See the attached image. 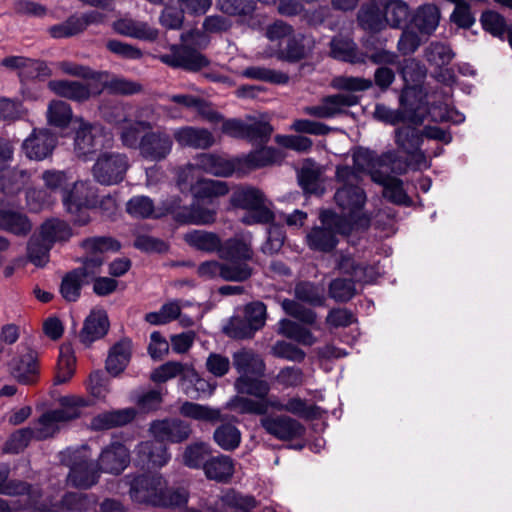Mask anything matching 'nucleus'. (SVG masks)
<instances>
[{"label": "nucleus", "mask_w": 512, "mask_h": 512, "mask_svg": "<svg viewBox=\"0 0 512 512\" xmlns=\"http://www.w3.org/2000/svg\"><path fill=\"white\" fill-rule=\"evenodd\" d=\"M103 87L115 95L131 96L142 92L143 86L133 80L113 75L110 79L103 82Z\"/></svg>", "instance_id": "63"}, {"label": "nucleus", "mask_w": 512, "mask_h": 512, "mask_svg": "<svg viewBox=\"0 0 512 512\" xmlns=\"http://www.w3.org/2000/svg\"><path fill=\"white\" fill-rule=\"evenodd\" d=\"M315 48L312 36L303 33H293L280 45L277 58L288 63H298L309 58Z\"/></svg>", "instance_id": "16"}, {"label": "nucleus", "mask_w": 512, "mask_h": 512, "mask_svg": "<svg viewBox=\"0 0 512 512\" xmlns=\"http://www.w3.org/2000/svg\"><path fill=\"white\" fill-rule=\"evenodd\" d=\"M423 140V130H419L416 125H404L395 130L396 145L408 155L424 159L425 155L421 151Z\"/></svg>", "instance_id": "30"}, {"label": "nucleus", "mask_w": 512, "mask_h": 512, "mask_svg": "<svg viewBox=\"0 0 512 512\" xmlns=\"http://www.w3.org/2000/svg\"><path fill=\"white\" fill-rule=\"evenodd\" d=\"M174 145V137L166 130H152L142 135L139 156L148 162H161L168 158Z\"/></svg>", "instance_id": "8"}, {"label": "nucleus", "mask_w": 512, "mask_h": 512, "mask_svg": "<svg viewBox=\"0 0 512 512\" xmlns=\"http://www.w3.org/2000/svg\"><path fill=\"white\" fill-rule=\"evenodd\" d=\"M330 118L345 114L347 108L359 102V98L352 93H337L323 97Z\"/></svg>", "instance_id": "58"}, {"label": "nucleus", "mask_w": 512, "mask_h": 512, "mask_svg": "<svg viewBox=\"0 0 512 512\" xmlns=\"http://www.w3.org/2000/svg\"><path fill=\"white\" fill-rule=\"evenodd\" d=\"M22 349L9 363L10 373L22 385H34L40 377L38 353L29 346Z\"/></svg>", "instance_id": "13"}, {"label": "nucleus", "mask_w": 512, "mask_h": 512, "mask_svg": "<svg viewBox=\"0 0 512 512\" xmlns=\"http://www.w3.org/2000/svg\"><path fill=\"white\" fill-rule=\"evenodd\" d=\"M216 8L230 17H237L242 21L253 19L257 8L256 0H216Z\"/></svg>", "instance_id": "44"}, {"label": "nucleus", "mask_w": 512, "mask_h": 512, "mask_svg": "<svg viewBox=\"0 0 512 512\" xmlns=\"http://www.w3.org/2000/svg\"><path fill=\"white\" fill-rule=\"evenodd\" d=\"M218 255L226 261L247 263L253 259L254 251L251 241L243 237H233L221 242Z\"/></svg>", "instance_id": "33"}, {"label": "nucleus", "mask_w": 512, "mask_h": 512, "mask_svg": "<svg viewBox=\"0 0 512 512\" xmlns=\"http://www.w3.org/2000/svg\"><path fill=\"white\" fill-rule=\"evenodd\" d=\"M454 55L450 46L440 42H431L424 50L426 61L438 68L448 65Z\"/></svg>", "instance_id": "62"}, {"label": "nucleus", "mask_w": 512, "mask_h": 512, "mask_svg": "<svg viewBox=\"0 0 512 512\" xmlns=\"http://www.w3.org/2000/svg\"><path fill=\"white\" fill-rule=\"evenodd\" d=\"M330 56L336 60L352 64L366 62V53L359 50L357 44L350 38L342 35L334 36L330 43Z\"/></svg>", "instance_id": "28"}, {"label": "nucleus", "mask_w": 512, "mask_h": 512, "mask_svg": "<svg viewBox=\"0 0 512 512\" xmlns=\"http://www.w3.org/2000/svg\"><path fill=\"white\" fill-rule=\"evenodd\" d=\"M241 75L245 78L277 85H285L290 80L287 73L261 66H249L241 72Z\"/></svg>", "instance_id": "52"}, {"label": "nucleus", "mask_w": 512, "mask_h": 512, "mask_svg": "<svg viewBox=\"0 0 512 512\" xmlns=\"http://www.w3.org/2000/svg\"><path fill=\"white\" fill-rule=\"evenodd\" d=\"M265 202L264 194L257 188H241L233 192L230 203L235 208L250 210Z\"/></svg>", "instance_id": "53"}, {"label": "nucleus", "mask_w": 512, "mask_h": 512, "mask_svg": "<svg viewBox=\"0 0 512 512\" xmlns=\"http://www.w3.org/2000/svg\"><path fill=\"white\" fill-rule=\"evenodd\" d=\"M190 191L193 195V202L202 207L212 205L214 199L224 196L229 192L226 182L212 179H199L191 185Z\"/></svg>", "instance_id": "24"}, {"label": "nucleus", "mask_w": 512, "mask_h": 512, "mask_svg": "<svg viewBox=\"0 0 512 512\" xmlns=\"http://www.w3.org/2000/svg\"><path fill=\"white\" fill-rule=\"evenodd\" d=\"M132 343L129 339H122L115 343L106 359L105 368L113 376L122 373L130 362Z\"/></svg>", "instance_id": "40"}, {"label": "nucleus", "mask_w": 512, "mask_h": 512, "mask_svg": "<svg viewBox=\"0 0 512 512\" xmlns=\"http://www.w3.org/2000/svg\"><path fill=\"white\" fill-rule=\"evenodd\" d=\"M110 322L104 310H92L85 318L78 338L79 342L89 348L95 341L105 337L109 331Z\"/></svg>", "instance_id": "21"}, {"label": "nucleus", "mask_w": 512, "mask_h": 512, "mask_svg": "<svg viewBox=\"0 0 512 512\" xmlns=\"http://www.w3.org/2000/svg\"><path fill=\"white\" fill-rule=\"evenodd\" d=\"M80 246L88 253L102 255L105 252H118L121 243L110 236L88 237L81 241Z\"/></svg>", "instance_id": "55"}, {"label": "nucleus", "mask_w": 512, "mask_h": 512, "mask_svg": "<svg viewBox=\"0 0 512 512\" xmlns=\"http://www.w3.org/2000/svg\"><path fill=\"white\" fill-rule=\"evenodd\" d=\"M321 226H316L307 234V244L313 251L329 253L339 240L337 235L348 236L353 230L352 223L344 215L331 210H324L319 216Z\"/></svg>", "instance_id": "2"}, {"label": "nucleus", "mask_w": 512, "mask_h": 512, "mask_svg": "<svg viewBox=\"0 0 512 512\" xmlns=\"http://www.w3.org/2000/svg\"><path fill=\"white\" fill-rule=\"evenodd\" d=\"M48 88L59 97L83 103L90 99L91 91L87 83L75 80L57 79L48 82Z\"/></svg>", "instance_id": "29"}, {"label": "nucleus", "mask_w": 512, "mask_h": 512, "mask_svg": "<svg viewBox=\"0 0 512 512\" xmlns=\"http://www.w3.org/2000/svg\"><path fill=\"white\" fill-rule=\"evenodd\" d=\"M283 411L305 420H315L321 417V408L315 404L308 405L299 397H292L284 404Z\"/></svg>", "instance_id": "60"}, {"label": "nucleus", "mask_w": 512, "mask_h": 512, "mask_svg": "<svg viewBox=\"0 0 512 512\" xmlns=\"http://www.w3.org/2000/svg\"><path fill=\"white\" fill-rule=\"evenodd\" d=\"M440 20V11L434 4H424L411 13L410 27L415 28L420 34L430 36L437 28Z\"/></svg>", "instance_id": "34"}, {"label": "nucleus", "mask_w": 512, "mask_h": 512, "mask_svg": "<svg viewBox=\"0 0 512 512\" xmlns=\"http://www.w3.org/2000/svg\"><path fill=\"white\" fill-rule=\"evenodd\" d=\"M3 205L4 201L0 200V230L20 237L27 236L32 230L29 218L25 214L5 208Z\"/></svg>", "instance_id": "32"}, {"label": "nucleus", "mask_w": 512, "mask_h": 512, "mask_svg": "<svg viewBox=\"0 0 512 512\" xmlns=\"http://www.w3.org/2000/svg\"><path fill=\"white\" fill-rule=\"evenodd\" d=\"M223 332L232 339L243 340L254 337L257 331L246 321L243 314H236L230 318Z\"/></svg>", "instance_id": "64"}, {"label": "nucleus", "mask_w": 512, "mask_h": 512, "mask_svg": "<svg viewBox=\"0 0 512 512\" xmlns=\"http://www.w3.org/2000/svg\"><path fill=\"white\" fill-rule=\"evenodd\" d=\"M263 376H238L234 381V389L237 396H251L254 400H261L268 396L271 385Z\"/></svg>", "instance_id": "39"}, {"label": "nucleus", "mask_w": 512, "mask_h": 512, "mask_svg": "<svg viewBox=\"0 0 512 512\" xmlns=\"http://www.w3.org/2000/svg\"><path fill=\"white\" fill-rule=\"evenodd\" d=\"M135 463L142 469H157L165 466L171 455L164 443L155 441H143L136 446Z\"/></svg>", "instance_id": "17"}, {"label": "nucleus", "mask_w": 512, "mask_h": 512, "mask_svg": "<svg viewBox=\"0 0 512 512\" xmlns=\"http://www.w3.org/2000/svg\"><path fill=\"white\" fill-rule=\"evenodd\" d=\"M294 295L298 301L314 307L323 306L326 300L324 289L309 281L297 283L294 288Z\"/></svg>", "instance_id": "51"}, {"label": "nucleus", "mask_w": 512, "mask_h": 512, "mask_svg": "<svg viewBox=\"0 0 512 512\" xmlns=\"http://www.w3.org/2000/svg\"><path fill=\"white\" fill-rule=\"evenodd\" d=\"M399 108L406 122L420 126L428 114L426 94L420 85L405 86L399 97Z\"/></svg>", "instance_id": "10"}, {"label": "nucleus", "mask_w": 512, "mask_h": 512, "mask_svg": "<svg viewBox=\"0 0 512 512\" xmlns=\"http://www.w3.org/2000/svg\"><path fill=\"white\" fill-rule=\"evenodd\" d=\"M100 130L91 124L83 123L76 130L74 149L79 157L94 153L100 145Z\"/></svg>", "instance_id": "38"}, {"label": "nucleus", "mask_w": 512, "mask_h": 512, "mask_svg": "<svg viewBox=\"0 0 512 512\" xmlns=\"http://www.w3.org/2000/svg\"><path fill=\"white\" fill-rule=\"evenodd\" d=\"M358 281L350 278H335L329 283V297L339 303H346L356 295L355 284Z\"/></svg>", "instance_id": "57"}, {"label": "nucleus", "mask_w": 512, "mask_h": 512, "mask_svg": "<svg viewBox=\"0 0 512 512\" xmlns=\"http://www.w3.org/2000/svg\"><path fill=\"white\" fill-rule=\"evenodd\" d=\"M357 23L360 28L371 33H378L386 29L380 0H368L362 4L357 13Z\"/></svg>", "instance_id": "27"}, {"label": "nucleus", "mask_w": 512, "mask_h": 512, "mask_svg": "<svg viewBox=\"0 0 512 512\" xmlns=\"http://www.w3.org/2000/svg\"><path fill=\"white\" fill-rule=\"evenodd\" d=\"M213 438L223 450L233 451L240 445L241 433L235 425L225 423L216 428Z\"/></svg>", "instance_id": "59"}, {"label": "nucleus", "mask_w": 512, "mask_h": 512, "mask_svg": "<svg viewBox=\"0 0 512 512\" xmlns=\"http://www.w3.org/2000/svg\"><path fill=\"white\" fill-rule=\"evenodd\" d=\"M260 426L267 434L280 441L300 439L306 434V427L297 419L286 414L262 417Z\"/></svg>", "instance_id": "12"}, {"label": "nucleus", "mask_w": 512, "mask_h": 512, "mask_svg": "<svg viewBox=\"0 0 512 512\" xmlns=\"http://www.w3.org/2000/svg\"><path fill=\"white\" fill-rule=\"evenodd\" d=\"M58 137L47 128H34L21 144V152L30 161H44L52 157Z\"/></svg>", "instance_id": "7"}, {"label": "nucleus", "mask_w": 512, "mask_h": 512, "mask_svg": "<svg viewBox=\"0 0 512 512\" xmlns=\"http://www.w3.org/2000/svg\"><path fill=\"white\" fill-rule=\"evenodd\" d=\"M198 170L218 176L229 177L239 172V161L237 158L229 160L213 153H200L194 157V164Z\"/></svg>", "instance_id": "20"}, {"label": "nucleus", "mask_w": 512, "mask_h": 512, "mask_svg": "<svg viewBox=\"0 0 512 512\" xmlns=\"http://www.w3.org/2000/svg\"><path fill=\"white\" fill-rule=\"evenodd\" d=\"M204 472L210 480L227 483L234 473L233 460L228 455L210 457L204 464Z\"/></svg>", "instance_id": "42"}, {"label": "nucleus", "mask_w": 512, "mask_h": 512, "mask_svg": "<svg viewBox=\"0 0 512 512\" xmlns=\"http://www.w3.org/2000/svg\"><path fill=\"white\" fill-rule=\"evenodd\" d=\"M150 431L155 439L161 443H181L191 434L190 424L179 418H166L155 420L150 425Z\"/></svg>", "instance_id": "18"}, {"label": "nucleus", "mask_w": 512, "mask_h": 512, "mask_svg": "<svg viewBox=\"0 0 512 512\" xmlns=\"http://www.w3.org/2000/svg\"><path fill=\"white\" fill-rule=\"evenodd\" d=\"M69 421V416H64L62 411L49 410L43 413L37 420L33 432L35 440L42 441L53 437L59 431V423Z\"/></svg>", "instance_id": "41"}, {"label": "nucleus", "mask_w": 512, "mask_h": 512, "mask_svg": "<svg viewBox=\"0 0 512 512\" xmlns=\"http://www.w3.org/2000/svg\"><path fill=\"white\" fill-rule=\"evenodd\" d=\"M129 462L128 449L122 443L115 442L102 450L97 464L101 471L118 475L127 467Z\"/></svg>", "instance_id": "22"}, {"label": "nucleus", "mask_w": 512, "mask_h": 512, "mask_svg": "<svg viewBox=\"0 0 512 512\" xmlns=\"http://www.w3.org/2000/svg\"><path fill=\"white\" fill-rule=\"evenodd\" d=\"M232 365L239 376H264L266 365L254 350L241 348L232 354Z\"/></svg>", "instance_id": "23"}, {"label": "nucleus", "mask_w": 512, "mask_h": 512, "mask_svg": "<svg viewBox=\"0 0 512 512\" xmlns=\"http://www.w3.org/2000/svg\"><path fill=\"white\" fill-rule=\"evenodd\" d=\"M280 327L282 333L287 338H290L302 345L312 346L316 342V338L312 332L295 321L282 319L280 321Z\"/></svg>", "instance_id": "61"}, {"label": "nucleus", "mask_w": 512, "mask_h": 512, "mask_svg": "<svg viewBox=\"0 0 512 512\" xmlns=\"http://www.w3.org/2000/svg\"><path fill=\"white\" fill-rule=\"evenodd\" d=\"M98 498L94 493L67 492L62 497V506L70 512L95 510Z\"/></svg>", "instance_id": "49"}, {"label": "nucleus", "mask_w": 512, "mask_h": 512, "mask_svg": "<svg viewBox=\"0 0 512 512\" xmlns=\"http://www.w3.org/2000/svg\"><path fill=\"white\" fill-rule=\"evenodd\" d=\"M354 167L362 174L375 168L391 165L392 171L403 174L407 171L408 162L401 161L396 152H386L378 156L367 148H358L352 155Z\"/></svg>", "instance_id": "9"}, {"label": "nucleus", "mask_w": 512, "mask_h": 512, "mask_svg": "<svg viewBox=\"0 0 512 512\" xmlns=\"http://www.w3.org/2000/svg\"><path fill=\"white\" fill-rule=\"evenodd\" d=\"M30 178L26 170L16 167L0 168V193L7 197L17 196L26 186Z\"/></svg>", "instance_id": "35"}, {"label": "nucleus", "mask_w": 512, "mask_h": 512, "mask_svg": "<svg viewBox=\"0 0 512 512\" xmlns=\"http://www.w3.org/2000/svg\"><path fill=\"white\" fill-rule=\"evenodd\" d=\"M129 485L130 498L137 503L157 505L164 484V479L159 475H126L123 479Z\"/></svg>", "instance_id": "5"}, {"label": "nucleus", "mask_w": 512, "mask_h": 512, "mask_svg": "<svg viewBox=\"0 0 512 512\" xmlns=\"http://www.w3.org/2000/svg\"><path fill=\"white\" fill-rule=\"evenodd\" d=\"M334 200L338 207L347 214L349 221L354 220L361 226H369L370 219L365 214L355 220L366 203V193L359 185H343L337 189Z\"/></svg>", "instance_id": "11"}, {"label": "nucleus", "mask_w": 512, "mask_h": 512, "mask_svg": "<svg viewBox=\"0 0 512 512\" xmlns=\"http://www.w3.org/2000/svg\"><path fill=\"white\" fill-rule=\"evenodd\" d=\"M75 366L76 357L74 356L71 345L63 344L60 348L54 384L59 385L68 382L75 373Z\"/></svg>", "instance_id": "50"}, {"label": "nucleus", "mask_w": 512, "mask_h": 512, "mask_svg": "<svg viewBox=\"0 0 512 512\" xmlns=\"http://www.w3.org/2000/svg\"><path fill=\"white\" fill-rule=\"evenodd\" d=\"M335 268L358 283H370L374 278L372 266L358 262L351 253L346 251H340L337 254Z\"/></svg>", "instance_id": "25"}, {"label": "nucleus", "mask_w": 512, "mask_h": 512, "mask_svg": "<svg viewBox=\"0 0 512 512\" xmlns=\"http://www.w3.org/2000/svg\"><path fill=\"white\" fill-rule=\"evenodd\" d=\"M10 466L0 463V495L9 497L26 496L25 503L21 509H29L40 501L43 496L42 489L29 482L19 479H10Z\"/></svg>", "instance_id": "6"}, {"label": "nucleus", "mask_w": 512, "mask_h": 512, "mask_svg": "<svg viewBox=\"0 0 512 512\" xmlns=\"http://www.w3.org/2000/svg\"><path fill=\"white\" fill-rule=\"evenodd\" d=\"M136 417L134 408L105 411L94 416L91 420V428L95 431L109 430L125 426Z\"/></svg>", "instance_id": "31"}, {"label": "nucleus", "mask_w": 512, "mask_h": 512, "mask_svg": "<svg viewBox=\"0 0 512 512\" xmlns=\"http://www.w3.org/2000/svg\"><path fill=\"white\" fill-rule=\"evenodd\" d=\"M52 247L40 234L32 235L27 244L29 261L37 267H44L49 261V253Z\"/></svg>", "instance_id": "54"}, {"label": "nucleus", "mask_w": 512, "mask_h": 512, "mask_svg": "<svg viewBox=\"0 0 512 512\" xmlns=\"http://www.w3.org/2000/svg\"><path fill=\"white\" fill-rule=\"evenodd\" d=\"M386 27L402 29L409 23L411 8L404 0H380Z\"/></svg>", "instance_id": "36"}, {"label": "nucleus", "mask_w": 512, "mask_h": 512, "mask_svg": "<svg viewBox=\"0 0 512 512\" xmlns=\"http://www.w3.org/2000/svg\"><path fill=\"white\" fill-rule=\"evenodd\" d=\"M280 158L279 151L274 147H262L249 154L237 158L239 161V172L245 174L247 171L262 168L277 162Z\"/></svg>", "instance_id": "37"}, {"label": "nucleus", "mask_w": 512, "mask_h": 512, "mask_svg": "<svg viewBox=\"0 0 512 512\" xmlns=\"http://www.w3.org/2000/svg\"><path fill=\"white\" fill-rule=\"evenodd\" d=\"M99 466L86 456H76L70 465L68 482L71 486L88 489L98 482Z\"/></svg>", "instance_id": "19"}, {"label": "nucleus", "mask_w": 512, "mask_h": 512, "mask_svg": "<svg viewBox=\"0 0 512 512\" xmlns=\"http://www.w3.org/2000/svg\"><path fill=\"white\" fill-rule=\"evenodd\" d=\"M155 215L156 218L171 215L173 220L180 225H208L215 222L217 210L215 207H202L197 203L183 205L179 196H171L162 201Z\"/></svg>", "instance_id": "3"}, {"label": "nucleus", "mask_w": 512, "mask_h": 512, "mask_svg": "<svg viewBox=\"0 0 512 512\" xmlns=\"http://www.w3.org/2000/svg\"><path fill=\"white\" fill-rule=\"evenodd\" d=\"M175 141L182 147L208 149L214 142L213 134L206 128L185 126L174 131Z\"/></svg>", "instance_id": "26"}, {"label": "nucleus", "mask_w": 512, "mask_h": 512, "mask_svg": "<svg viewBox=\"0 0 512 512\" xmlns=\"http://www.w3.org/2000/svg\"><path fill=\"white\" fill-rule=\"evenodd\" d=\"M129 157L120 152H102L98 155L91 172L94 180L105 186L121 183L130 168Z\"/></svg>", "instance_id": "4"}, {"label": "nucleus", "mask_w": 512, "mask_h": 512, "mask_svg": "<svg viewBox=\"0 0 512 512\" xmlns=\"http://www.w3.org/2000/svg\"><path fill=\"white\" fill-rule=\"evenodd\" d=\"M87 283L88 281L80 276L78 272L71 270L62 278L60 294L67 302H76L80 298L82 287Z\"/></svg>", "instance_id": "56"}, {"label": "nucleus", "mask_w": 512, "mask_h": 512, "mask_svg": "<svg viewBox=\"0 0 512 512\" xmlns=\"http://www.w3.org/2000/svg\"><path fill=\"white\" fill-rule=\"evenodd\" d=\"M152 125L148 121H127L118 128V138L123 147L139 151L142 144L141 129L150 130Z\"/></svg>", "instance_id": "43"}, {"label": "nucleus", "mask_w": 512, "mask_h": 512, "mask_svg": "<svg viewBox=\"0 0 512 512\" xmlns=\"http://www.w3.org/2000/svg\"><path fill=\"white\" fill-rule=\"evenodd\" d=\"M184 240L189 246L199 251L208 253L217 252L218 254L222 242L218 234L205 230H193L188 232L185 234Z\"/></svg>", "instance_id": "45"}, {"label": "nucleus", "mask_w": 512, "mask_h": 512, "mask_svg": "<svg viewBox=\"0 0 512 512\" xmlns=\"http://www.w3.org/2000/svg\"><path fill=\"white\" fill-rule=\"evenodd\" d=\"M97 188L88 181L72 182L64 196L63 205L71 214H77L82 208H96L98 204Z\"/></svg>", "instance_id": "15"}, {"label": "nucleus", "mask_w": 512, "mask_h": 512, "mask_svg": "<svg viewBox=\"0 0 512 512\" xmlns=\"http://www.w3.org/2000/svg\"><path fill=\"white\" fill-rule=\"evenodd\" d=\"M284 404L278 396L270 395L265 396L261 400H254L251 397L234 396L228 402L230 410L239 414H249L256 416H269L270 409L282 412Z\"/></svg>", "instance_id": "14"}, {"label": "nucleus", "mask_w": 512, "mask_h": 512, "mask_svg": "<svg viewBox=\"0 0 512 512\" xmlns=\"http://www.w3.org/2000/svg\"><path fill=\"white\" fill-rule=\"evenodd\" d=\"M180 39L183 44L172 45L170 53L160 56L162 63L169 67L180 68L188 72H198L210 65V60L192 47H207L209 39L203 32L197 29L189 30L182 33Z\"/></svg>", "instance_id": "1"}, {"label": "nucleus", "mask_w": 512, "mask_h": 512, "mask_svg": "<svg viewBox=\"0 0 512 512\" xmlns=\"http://www.w3.org/2000/svg\"><path fill=\"white\" fill-rule=\"evenodd\" d=\"M482 28L495 37L502 38L504 34L512 47V30L507 26L505 18L496 11L486 10L481 14Z\"/></svg>", "instance_id": "46"}, {"label": "nucleus", "mask_w": 512, "mask_h": 512, "mask_svg": "<svg viewBox=\"0 0 512 512\" xmlns=\"http://www.w3.org/2000/svg\"><path fill=\"white\" fill-rule=\"evenodd\" d=\"M38 234L53 246L56 242L68 241L72 236V229L63 220L49 219L41 225Z\"/></svg>", "instance_id": "47"}, {"label": "nucleus", "mask_w": 512, "mask_h": 512, "mask_svg": "<svg viewBox=\"0 0 512 512\" xmlns=\"http://www.w3.org/2000/svg\"><path fill=\"white\" fill-rule=\"evenodd\" d=\"M41 179L43 180L44 187L52 194H60L62 201L64 196L72 184V178L66 171L48 169L42 173Z\"/></svg>", "instance_id": "48"}]
</instances>
